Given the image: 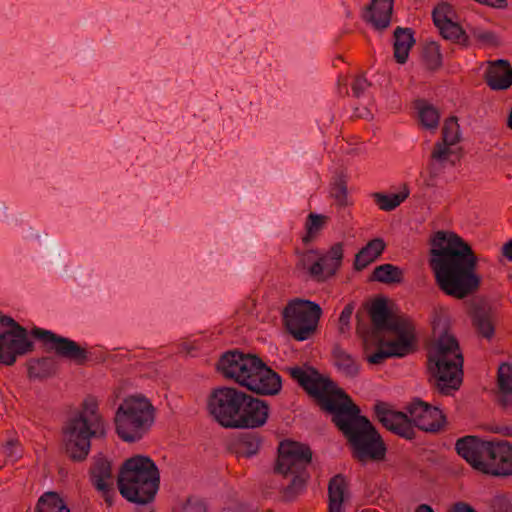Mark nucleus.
I'll use <instances>...</instances> for the list:
<instances>
[{"instance_id":"49530a36","label":"nucleus","mask_w":512,"mask_h":512,"mask_svg":"<svg viewBox=\"0 0 512 512\" xmlns=\"http://www.w3.org/2000/svg\"><path fill=\"white\" fill-rule=\"evenodd\" d=\"M354 310V304L349 303L345 306V308L342 310L341 315L339 317V332L345 333L349 330V321L351 318V315Z\"/></svg>"},{"instance_id":"c9c22d12","label":"nucleus","mask_w":512,"mask_h":512,"mask_svg":"<svg viewBox=\"0 0 512 512\" xmlns=\"http://www.w3.org/2000/svg\"><path fill=\"white\" fill-rule=\"evenodd\" d=\"M261 440L253 433L243 434L236 443V454L241 457H251L260 448Z\"/></svg>"},{"instance_id":"c756f323","label":"nucleus","mask_w":512,"mask_h":512,"mask_svg":"<svg viewBox=\"0 0 512 512\" xmlns=\"http://www.w3.org/2000/svg\"><path fill=\"white\" fill-rule=\"evenodd\" d=\"M473 326L478 334L486 339H491L495 332L491 313L484 309L476 310L472 317Z\"/></svg>"},{"instance_id":"ddd939ff","label":"nucleus","mask_w":512,"mask_h":512,"mask_svg":"<svg viewBox=\"0 0 512 512\" xmlns=\"http://www.w3.org/2000/svg\"><path fill=\"white\" fill-rule=\"evenodd\" d=\"M406 410L414 426L425 432H439L446 423V416L438 407L419 398L413 399Z\"/></svg>"},{"instance_id":"aec40b11","label":"nucleus","mask_w":512,"mask_h":512,"mask_svg":"<svg viewBox=\"0 0 512 512\" xmlns=\"http://www.w3.org/2000/svg\"><path fill=\"white\" fill-rule=\"evenodd\" d=\"M453 145L436 142L433 146L428 170L431 177H437L439 173L447 166H455L462 158V148L456 150Z\"/></svg>"},{"instance_id":"9b49d317","label":"nucleus","mask_w":512,"mask_h":512,"mask_svg":"<svg viewBox=\"0 0 512 512\" xmlns=\"http://www.w3.org/2000/svg\"><path fill=\"white\" fill-rule=\"evenodd\" d=\"M246 393L232 387H218L207 399V409L213 419L222 427L233 428L240 413Z\"/></svg>"},{"instance_id":"20e7f679","label":"nucleus","mask_w":512,"mask_h":512,"mask_svg":"<svg viewBox=\"0 0 512 512\" xmlns=\"http://www.w3.org/2000/svg\"><path fill=\"white\" fill-rule=\"evenodd\" d=\"M435 341L427 352L428 382L442 395H452L463 381V355L445 321L433 322Z\"/></svg>"},{"instance_id":"72a5a7b5","label":"nucleus","mask_w":512,"mask_h":512,"mask_svg":"<svg viewBox=\"0 0 512 512\" xmlns=\"http://www.w3.org/2000/svg\"><path fill=\"white\" fill-rule=\"evenodd\" d=\"M409 196V190L407 187H404L403 191L392 194V195H386L382 193H374L373 198L379 208L384 211H392L396 207H398L403 201L407 199Z\"/></svg>"},{"instance_id":"7c9ffc66","label":"nucleus","mask_w":512,"mask_h":512,"mask_svg":"<svg viewBox=\"0 0 512 512\" xmlns=\"http://www.w3.org/2000/svg\"><path fill=\"white\" fill-rule=\"evenodd\" d=\"M36 512H70L56 492H46L38 500Z\"/></svg>"},{"instance_id":"a18cd8bd","label":"nucleus","mask_w":512,"mask_h":512,"mask_svg":"<svg viewBox=\"0 0 512 512\" xmlns=\"http://www.w3.org/2000/svg\"><path fill=\"white\" fill-rule=\"evenodd\" d=\"M315 256H318V252L316 250H308L299 255L298 262L296 264V269L298 271H306L308 272V267L312 265L315 261Z\"/></svg>"},{"instance_id":"6e6d98bb","label":"nucleus","mask_w":512,"mask_h":512,"mask_svg":"<svg viewBox=\"0 0 512 512\" xmlns=\"http://www.w3.org/2000/svg\"><path fill=\"white\" fill-rule=\"evenodd\" d=\"M493 38V34L486 32L481 35H479V39L484 40L486 42H489Z\"/></svg>"},{"instance_id":"79ce46f5","label":"nucleus","mask_w":512,"mask_h":512,"mask_svg":"<svg viewBox=\"0 0 512 512\" xmlns=\"http://www.w3.org/2000/svg\"><path fill=\"white\" fill-rule=\"evenodd\" d=\"M307 274L316 282H325L334 275H330L327 264L320 256L308 267Z\"/></svg>"},{"instance_id":"a878e982","label":"nucleus","mask_w":512,"mask_h":512,"mask_svg":"<svg viewBox=\"0 0 512 512\" xmlns=\"http://www.w3.org/2000/svg\"><path fill=\"white\" fill-rule=\"evenodd\" d=\"M497 384L499 388V402L503 406L512 404V365L503 362L498 367Z\"/></svg>"},{"instance_id":"412c9836","label":"nucleus","mask_w":512,"mask_h":512,"mask_svg":"<svg viewBox=\"0 0 512 512\" xmlns=\"http://www.w3.org/2000/svg\"><path fill=\"white\" fill-rule=\"evenodd\" d=\"M485 81L493 90H506L512 85V67L507 60L490 62Z\"/></svg>"},{"instance_id":"58836bf2","label":"nucleus","mask_w":512,"mask_h":512,"mask_svg":"<svg viewBox=\"0 0 512 512\" xmlns=\"http://www.w3.org/2000/svg\"><path fill=\"white\" fill-rule=\"evenodd\" d=\"M320 257L326 262L330 275H335L337 270L340 268L343 259L342 243H335L325 255Z\"/></svg>"},{"instance_id":"e433bc0d","label":"nucleus","mask_w":512,"mask_h":512,"mask_svg":"<svg viewBox=\"0 0 512 512\" xmlns=\"http://www.w3.org/2000/svg\"><path fill=\"white\" fill-rule=\"evenodd\" d=\"M419 118L421 124L427 129H435L439 124L440 114L438 110L423 101L419 102L418 105Z\"/></svg>"},{"instance_id":"bf43d9fd","label":"nucleus","mask_w":512,"mask_h":512,"mask_svg":"<svg viewBox=\"0 0 512 512\" xmlns=\"http://www.w3.org/2000/svg\"><path fill=\"white\" fill-rule=\"evenodd\" d=\"M507 124H508V127L510 129H512V107H511V110H510V113H509V116H508Z\"/></svg>"},{"instance_id":"09e8293b","label":"nucleus","mask_w":512,"mask_h":512,"mask_svg":"<svg viewBox=\"0 0 512 512\" xmlns=\"http://www.w3.org/2000/svg\"><path fill=\"white\" fill-rule=\"evenodd\" d=\"M369 86L370 83L367 81L365 77H356L352 84V91L354 96L360 97Z\"/></svg>"},{"instance_id":"9d476101","label":"nucleus","mask_w":512,"mask_h":512,"mask_svg":"<svg viewBox=\"0 0 512 512\" xmlns=\"http://www.w3.org/2000/svg\"><path fill=\"white\" fill-rule=\"evenodd\" d=\"M322 315L321 307L312 301L295 299L283 310V321L287 331L298 341L311 337Z\"/></svg>"},{"instance_id":"0eeeda50","label":"nucleus","mask_w":512,"mask_h":512,"mask_svg":"<svg viewBox=\"0 0 512 512\" xmlns=\"http://www.w3.org/2000/svg\"><path fill=\"white\" fill-rule=\"evenodd\" d=\"M160 473L154 461L144 455H135L122 464L117 484L121 495L129 502L146 505L158 489Z\"/></svg>"},{"instance_id":"f257e3e1","label":"nucleus","mask_w":512,"mask_h":512,"mask_svg":"<svg viewBox=\"0 0 512 512\" xmlns=\"http://www.w3.org/2000/svg\"><path fill=\"white\" fill-rule=\"evenodd\" d=\"M286 371L320 408L331 414L332 422L347 439L352 456L360 463L382 461L386 446L369 419L360 414V408L342 389L315 368L288 367Z\"/></svg>"},{"instance_id":"473e14b6","label":"nucleus","mask_w":512,"mask_h":512,"mask_svg":"<svg viewBox=\"0 0 512 512\" xmlns=\"http://www.w3.org/2000/svg\"><path fill=\"white\" fill-rule=\"evenodd\" d=\"M261 363V359L254 354L247 353L245 359L240 365V371L237 373L234 381L239 385L246 387L249 383L250 378L254 375L258 369V364Z\"/></svg>"},{"instance_id":"603ef678","label":"nucleus","mask_w":512,"mask_h":512,"mask_svg":"<svg viewBox=\"0 0 512 512\" xmlns=\"http://www.w3.org/2000/svg\"><path fill=\"white\" fill-rule=\"evenodd\" d=\"M18 445V440L10 439L4 444V449L7 457H14L13 449Z\"/></svg>"},{"instance_id":"a19ab883","label":"nucleus","mask_w":512,"mask_h":512,"mask_svg":"<svg viewBox=\"0 0 512 512\" xmlns=\"http://www.w3.org/2000/svg\"><path fill=\"white\" fill-rule=\"evenodd\" d=\"M422 56L426 66L431 70L438 69L442 64L440 47L436 42L427 43L423 48Z\"/></svg>"},{"instance_id":"13d9d810","label":"nucleus","mask_w":512,"mask_h":512,"mask_svg":"<svg viewBox=\"0 0 512 512\" xmlns=\"http://www.w3.org/2000/svg\"><path fill=\"white\" fill-rule=\"evenodd\" d=\"M136 512H154V510L151 507L143 506L140 509H138Z\"/></svg>"},{"instance_id":"dca6fc26","label":"nucleus","mask_w":512,"mask_h":512,"mask_svg":"<svg viewBox=\"0 0 512 512\" xmlns=\"http://www.w3.org/2000/svg\"><path fill=\"white\" fill-rule=\"evenodd\" d=\"M234 429H255L262 427L269 417V405L266 401L246 394Z\"/></svg>"},{"instance_id":"2eb2a0df","label":"nucleus","mask_w":512,"mask_h":512,"mask_svg":"<svg viewBox=\"0 0 512 512\" xmlns=\"http://www.w3.org/2000/svg\"><path fill=\"white\" fill-rule=\"evenodd\" d=\"M89 480L92 486L99 491L110 507L113 504L114 477L111 462L102 454L93 459L89 468Z\"/></svg>"},{"instance_id":"6e6552de","label":"nucleus","mask_w":512,"mask_h":512,"mask_svg":"<svg viewBox=\"0 0 512 512\" xmlns=\"http://www.w3.org/2000/svg\"><path fill=\"white\" fill-rule=\"evenodd\" d=\"M312 461V451L306 444L285 440L279 444L275 472L292 479L282 490L284 501L295 500L305 489L310 478L307 467Z\"/></svg>"},{"instance_id":"1a4fd4ad","label":"nucleus","mask_w":512,"mask_h":512,"mask_svg":"<svg viewBox=\"0 0 512 512\" xmlns=\"http://www.w3.org/2000/svg\"><path fill=\"white\" fill-rule=\"evenodd\" d=\"M155 420V408L142 395L125 398L116 410L114 423L117 435L125 442L140 440Z\"/></svg>"},{"instance_id":"a211bd4d","label":"nucleus","mask_w":512,"mask_h":512,"mask_svg":"<svg viewBox=\"0 0 512 512\" xmlns=\"http://www.w3.org/2000/svg\"><path fill=\"white\" fill-rule=\"evenodd\" d=\"M414 340L415 336L404 335L397 336L393 341L380 340L378 350L368 355L366 360L370 364L378 365L390 357H404L412 352Z\"/></svg>"},{"instance_id":"f3484780","label":"nucleus","mask_w":512,"mask_h":512,"mask_svg":"<svg viewBox=\"0 0 512 512\" xmlns=\"http://www.w3.org/2000/svg\"><path fill=\"white\" fill-rule=\"evenodd\" d=\"M258 369L250 378L246 388L258 395L274 396L280 393L282 389V380L280 375L268 367L262 360L258 364Z\"/></svg>"},{"instance_id":"4be33fe9","label":"nucleus","mask_w":512,"mask_h":512,"mask_svg":"<svg viewBox=\"0 0 512 512\" xmlns=\"http://www.w3.org/2000/svg\"><path fill=\"white\" fill-rule=\"evenodd\" d=\"M394 37V58L397 63L404 64L409 51L415 44L414 32L411 28L397 27L393 33Z\"/></svg>"},{"instance_id":"4d7b16f0","label":"nucleus","mask_w":512,"mask_h":512,"mask_svg":"<svg viewBox=\"0 0 512 512\" xmlns=\"http://www.w3.org/2000/svg\"><path fill=\"white\" fill-rule=\"evenodd\" d=\"M498 432L502 433L505 436H511L512 435V428L504 427V428L498 430Z\"/></svg>"},{"instance_id":"de8ad7c7","label":"nucleus","mask_w":512,"mask_h":512,"mask_svg":"<svg viewBox=\"0 0 512 512\" xmlns=\"http://www.w3.org/2000/svg\"><path fill=\"white\" fill-rule=\"evenodd\" d=\"M184 512H207L206 504L199 498L189 497L183 507Z\"/></svg>"},{"instance_id":"2f4dec72","label":"nucleus","mask_w":512,"mask_h":512,"mask_svg":"<svg viewBox=\"0 0 512 512\" xmlns=\"http://www.w3.org/2000/svg\"><path fill=\"white\" fill-rule=\"evenodd\" d=\"M330 196L339 207H346L348 205L347 175L343 171L335 175L331 184Z\"/></svg>"},{"instance_id":"4c0bfd02","label":"nucleus","mask_w":512,"mask_h":512,"mask_svg":"<svg viewBox=\"0 0 512 512\" xmlns=\"http://www.w3.org/2000/svg\"><path fill=\"white\" fill-rule=\"evenodd\" d=\"M441 36L446 40L466 45L468 36L462 27L456 22H449L447 25L441 26L439 29Z\"/></svg>"},{"instance_id":"39448f33","label":"nucleus","mask_w":512,"mask_h":512,"mask_svg":"<svg viewBox=\"0 0 512 512\" xmlns=\"http://www.w3.org/2000/svg\"><path fill=\"white\" fill-rule=\"evenodd\" d=\"M105 434V422L99 413L98 402L94 397L89 396L62 427L64 453L70 460L82 462L90 452L91 438L104 437Z\"/></svg>"},{"instance_id":"8fccbe9b","label":"nucleus","mask_w":512,"mask_h":512,"mask_svg":"<svg viewBox=\"0 0 512 512\" xmlns=\"http://www.w3.org/2000/svg\"><path fill=\"white\" fill-rule=\"evenodd\" d=\"M448 512H477L471 505L465 502H457L449 509Z\"/></svg>"},{"instance_id":"f8f14e48","label":"nucleus","mask_w":512,"mask_h":512,"mask_svg":"<svg viewBox=\"0 0 512 512\" xmlns=\"http://www.w3.org/2000/svg\"><path fill=\"white\" fill-rule=\"evenodd\" d=\"M374 332L391 331L397 336H415V327L410 318L391 314L385 299H376L369 309Z\"/></svg>"},{"instance_id":"3c124183","label":"nucleus","mask_w":512,"mask_h":512,"mask_svg":"<svg viewBox=\"0 0 512 512\" xmlns=\"http://www.w3.org/2000/svg\"><path fill=\"white\" fill-rule=\"evenodd\" d=\"M501 254L508 261L512 262V238L503 244V246L501 248Z\"/></svg>"},{"instance_id":"5fc2aeb1","label":"nucleus","mask_w":512,"mask_h":512,"mask_svg":"<svg viewBox=\"0 0 512 512\" xmlns=\"http://www.w3.org/2000/svg\"><path fill=\"white\" fill-rule=\"evenodd\" d=\"M416 512H434L433 509L427 504H421Z\"/></svg>"},{"instance_id":"f704fd0d","label":"nucleus","mask_w":512,"mask_h":512,"mask_svg":"<svg viewBox=\"0 0 512 512\" xmlns=\"http://www.w3.org/2000/svg\"><path fill=\"white\" fill-rule=\"evenodd\" d=\"M328 219L329 218L326 215L310 213L307 216L305 223L306 234L302 237L303 243L308 244L313 239H315L319 232L326 225Z\"/></svg>"},{"instance_id":"7ed1b4c3","label":"nucleus","mask_w":512,"mask_h":512,"mask_svg":"<svg viewBox=\"0 0 512 512\" xmlns=\"http://www.w3.org/2000/svg\"><path fill=\"white\" fill-rule=\"evenodd\" d=\"M0 323L9 328L0 333V364L11 366L16 362L18 356L33 352L35 345L30 337L39 340L46 353H54L56 356L78 365H83L88 359L85 348L52 331L34 327L28 332L12 317L6 315L0 317Z\"/></svg>"},{"instance_id":"864d4df0","label":"nucleus","mask_w":512,"mask_h":512,"mask_svg":"<svg viewBox=\"0 0 512 512\" xmlns=\"http://www.w3.org/2000/svg\"><path fill=\"white\" fill-rule=\"evenodd\" d=\"M47 247H46V250H47V253L52 256V252H53V248L55 249V252H60V249L58 247V244H57V241L54 240V239H49L47 241Z\"/></svg>"},{"instance_id":"4468645a","label":"nucleus","mask_w":512,"mask_h":512,"mask_svg":"<svg viewBox=\"0 0 512 512\" xmlns=\"http://www.w3.org/2000/svg\"><path fill=\"white\" fill-rule=\"evenodd\" d=\"M374 412L379 422L389 431L407 440L415 438L414 424L408 413L392 410L390 405L383 401L375 404Z\"/></svg>"},{"instance_id":"b1692460","label":"nucleus","mask_w":512,"mask_h":512,"mask_svg":"<svg viewBox=\"0 0 512 512\" xmlns=\"http://www.w3.org/2000/svg\"><path fill=\"white\" fill-rule=\"evenodd\" d=\"M58 365L52 357L33 358L27 362L28 377L30 379H47L57 373Z\"/></svg>"},{"instance_id":"423d86ee","label":"nucleus","mask_w":512,"mask_h":512,"mask_svg":"<svg viewBox=\"0 0 512 512\" xmlns=\"http://www.w3.org/2000/svg\"><path fill=\"white\" fill-rule=\"evenodd\" d=\"M455 449L473 469L487 475H512V444L508 441H484L468 435L456 441Z\"/></svg>"},{"instance_id":"c85d7f7f","label":"nucleus","mask_w":512,"mask_h":512,"mask_svg":"<svg viewBox=\"0 0 512 512\" xmlns=\"http://www.w3.org/2000/svg\"><path fill=\"white\" fill-rule=\"evenodd\" d=\"M347 482L342 474L332 477L328 484V506L342 510Z\"/></svg>"},{"instance_id":"37998d69","label":"nucleus","mask_w":512,"mask_h":512,"mask_svg":"<svg viewBox=\"0 0 512 512\" xmlns=\"http://www.w3.org/2000/svg\"><path fill=\"white\" fill-rule=\"evenodd\" d=\"M452 9L447 3L439 4L432 12L433 22L435 26L440 29L441 26L447 25L451 22Z\"/></svg>"},{"instance_id":"ea45409f","label":"nucleus","mask_w":512,"mask_h":512,"mask_svg":"<svg viewBox=\"0 0 512 512\" xmlns=\"http://www.w3.org/2000/svg\"><path fill=\"white\" fill-rule=\"evenodd\" d=\"M460 138L458 119L456 116H451L444 122L442 140L440 142L454 146L460 141Z\"/></svg>"},{"instance_id":"393cba45","label":"nucleus","mask_w":512,"mask_h":512,"mask_svg":"<svg viewBox=\"0 0 512 512\" xmlns=\"http://www.w3.org/2000/svg\"><path fill=\"white\" fill-rule=\"evenodd\" d=\"M245 357L246 354L238 350L227 351L218 360L216 368L225 378L234 380Z\"/></svg>"},{"instance_id":"5701e85b","label":"nucleus","mask_w":512,"mask_h":512,"mask_svg":"<svg viewBox=\"0 0 512 512\" xmlns=\"http://www.w3.org/2000/svg\"><path fill=\"white\" fill-rule=\"evenodd\" d=\"M386 244L382 238L370 240L356 255L354 268L357 271L365 269L375 261L385 250Z\"/></svg>"},{"instance_id":"bb28decb","label":"nucleus","mask_w":512,"mask_h":512,"mask_svg":"<svg viewBox=\"0 0 512 512\" xmlns=\"http://www.w3.org/2000/svg\"><path fill=\"white\" fill-rule=\"evenodd\" d=\"M370 280L384 284H400L404 280V273L398 266L382 264L374 268Z\"/></svg>"},{"instance_id":"052dcab7","label":"nucleus","mask_w":512,"mask_h":512,"mask_svg":"<svg viewBox=\"0 0 512 512\" xmlns=\"http://www.w3.org/2000/svg\"><path fill=\"white\" fill-rule=\"evenodd\" d=\"M342 510L340 509H336V508H333V507H329L328 506V511L327 512H341Z\"/></svg>"},{"instance_id":"6ab92c4d","label":"nucleus","mask_w":512,"mask_h":512,"mask_svg":"<svg viewBox=\"0 0 512 512\" xmlns=\"http://www.w3.org/2000/svg\"><path fill=\"white\" fill-rule=\"evenodd\" d=\"M394 0H371L362 13L363 20L376 31L383 32L391 24Z\"/></svg>"},{"instance_id":"c03bdc74","label":"nucleus","mask_w":512,"mask_h":512,"mask_svg":"<svg viewBox=\"0 0 512 512\" xmlns=\"http://www.w3.org/2000/svg\"><path fill=\"white\" fill-rule=\"evenodd\" d=\"M493 512H512V502L505 495H496L490 501Z\"/></svg>"},{"instance_id":"f03ea898","label":"nucleus","mask_w":512,"mask_h":512,"mask_svg":"<svg viewBox=\"0 0 512 512\" xmlns=\"http://www.w3.org/2000/svg\"><path fill=\"white\" fill-rule=\"evenodd\" d=\"M429 245V267L443 293L464 299L479 289L478 257L468 242L453 231L439 230L430 237Z\"/></svg>"},{"instance_id":"cd10ccee","label":"nucleus","mask_w":512,"mask_h":512,"mask_svg":"<svg viewBox=\"0 0 512 512\" xmlns=\"http://www.w3.org/2000/svg\"><path fill=\"white\" fill-rule=\"evenodd\" d=\"M333 358L336 367L347 377L354 378L359 373V365L351 354L336 345L333 349Z\"/></svg>"}]
</instances>
